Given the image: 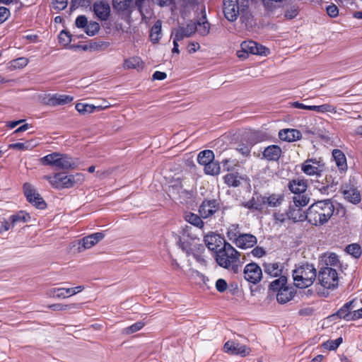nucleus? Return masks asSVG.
Wrapping results in <instances>:
<instances>
[{
  "mask_svg": "<svg viewBox=\"0 0 362 362\" xmlns=\"http://www.w3.org/2000/svg\"><path fill=\"white\" fill-rule=\"evenodd\" d=\"M287 284V278L285 276H281L279 278L274 280L269 284V290L274 292H278L281 288H284Z\"/></svg>",
  "mask_w": 362,
  "mask_h": 362,
  "instance_id": "36",
  "label": "nucleus"
},
{
  "mask_svg": "<svg viewBox=\"0 0 362 362\" xmlns=\"http://www.w3.org/2000/svg\"><path fill=\"white\" fill-rule=\"evenodd\" d=\"M193 240L186 237L184 234L182 236H178L177 244L182 251L185 252L187 255H193L197 261H201V257L193 252Z\"/></svg>",
  "mask_w": 362,
  "mask_h": 362,
  "instance_id": "17",
  "label": "nucleus"
},
{
  "mask_svg": "<svg viewBox=\"0 0 362 362\" xmlns=\"http://www.w3.org/2000/svg\"><path fill=\"white\" fill-rule=\"evenodd\" d=\"M220 209L219 201L213 199H204L201 204L199 212L203 218H207L213 216Z\"/></svg>",
  "mask_w": 362,
  "mask_h": 362,
  "instance_id": "10",
  "label": "nucleus"
},
{
  "mask_svg": "<svg viewBox=\"0 0 362 362\" xmlns=\"http://www.w3.org/2000/svg\"><path fill=\"white\" fill-rule=\"evenodd\" d=\"M311 182L315 189H317L320 192V185H325V180L323 178L322 173L320 174V177H315V179H312Z\"/></svg>",
  "mask_w": 362,
  "mask_h": 362,
  "instance_id": "62",
  "label": "nucleus"
},
{
  "mask_svg": "<svg viewBox=\"0 0 362 362\" xmlns=\"http://www.w3.org/2000/svg\"><path fill=\"white\" fill-rule=\"evenodd\" d=\"M100 30V25L97 22H89L84 29L85 33L89 36L95 35Z\"/></svg>",
  "mask_w": 362,
  "mask_h": 362,
  "instance_id": "50",
  "label": "nucleus"
},
{
  "mask_svg": "<svg viewBox=\"0 0 362 362\" xmlns=\"http://www.w3.org/2000/svg\"><path fill=\"white\" fill-rule=\"evenodd\" d=\"M105 235L103 233L98 232L83 238L79 242L78 250L81 252V247L83 250L92 247L103 239Z\"/></svg>",
  "mask_w": 362,
  "mask_h": 362,
  "instance_id": "14",
  "label": "nucleus"
},
{
  "mask_svg": "<svg viewBox=\"0 0 362 362\" xmlns=\"http://www.w3.org/2000/svg\"><path fill=\"white\" fill-rule=\"evenodd\" d=\"M257 243L256 236L250 233H242L234 242V244L240 249L251 248Z\"/></svg>",
  "mask_w": 362,
  "mask_h": 362,
  "instance_id": "15",
  "label": "nucleus"
},
{
  "mask_svg": "<svg viewBox=\"0 0 362 362\" xmlns=\"http://www.w3.org/2000/svg\"><path fill=\"white\" fill-rule=\"evenodd\" d=\"M285 200L282 193L266 194V206L269 208L279 207Z\"/></svg>",
  "mask_w": 362,
  "mask_h": 362,
  "instance_id": "26",
  "label": "nucleus"
},
{
  "mask_svg": "<svg viewBox=\"0 0 362 362\" xmlns=\"http://www.w3.org/2000/svg\"><path fill=\"white\" fill-rule=\"evenodd\" d=\"M325 262L327 266H337L339 262L338 255L335 253L329 254V256L325 259Z\"/></svg>",
  "mask_w": 362,
  "mask_h": 362,
  "instance_id": "58",
  "label": "nucleus"
},
{
  "mask_svg": "<svg viewBox=\"0 0 362 362\" xmlns=\"http://www.w3.org/2000/svg\"><path fill=\"white\" fill-rule=\"evenodd\" d=\"M342 343V338L339 337L334 340H328L323 344V346L329 351L337 349Z\"/></svg>",
  "mask_w": 362,
  "mask_h": 362,
  "instance_id": "51",
  "label": "nucleus"
},
{
  "mask_svg": "<svg viewBox=\"0 0 362 362\" xmlns=\"http://www.w3.org/2000/svg\"><path fill=\"white\" fill-rule=\"evenodd\" d=\"M362 303V301L360 300H358L357 298H354L351 300L346 303L344 304V306H346L349 310L352 313L354 309L358 308L359 307V304Z\"/></svg>",
  "mask_w": 362,
  "mask_h": 362,
  "instance_id": "59",
  "label": "nucleus"
},
{
  "mask_svg": "<svg viewBox=\"0 0 362 362\" xmlns=\"http://www.w3.org/2000/svg\"><path fill=\"white\" fill-rule=\"evenodd\" d=\"M204 171L205 174L209 175H218L221 171V166L219 162L214 159L212 161L204 165Z\"/></svg>",
  "mask_w": 362,
  "mask_h": 362,
  "instance_id": "35",
  "label": "nucleus"
},
{
  "mask_svg": "<svg viewBox=\"0 0 362 362\" xmlns=\"http://www.w3.org/2000/svg\"><path fill=\"white\" fill-rule=\"evenodd\" d=\"M197 30V23L190 22L185 27L180 28L175 32V37L177 40H182L185 37H189Z\"/></svg>",
  "mask_w": 362,
  "mask_h": 362,
  "instance_id": "27",
  "label": "nucleus"
},
{
  "mask_svg": "<svg viewBox=\"0 0 362 362\" xmlns=\"http://www.w3.org/2000/svg\"><path fill=\"white\" fill-rule=\"evenodd\" d=\"M249 6L247 2L245 4H240V21L245 23L246 26L252 25V16L249 10Z\"/></svg>",
  "mask_w": 362,
  "mask_h": 362,
  "instance_id": "31",
  "label": "nucleus"
},
{
  "mask_svg": "<svg viewBox=\"0 0 362 362\" xmlns=\"http://www.w3.org/2000/svg\"><path fill=\"white\" fill-rule=\"evenodd\" d=\"M288 188L295 194L305 193L308 188L307 181L300 178L293 179L289 181Z\"/></svg>",
  "mask_w": 362,
  "mask_h": 362,
  "instance_id": "22",
  "label": "nucleus"
},
{
  "mask_svg": "<svg viewBox=\"0 0 362 362\" xmlns=\"http://www.w3.org/2000/svg\"><path fill=\"white\" fill-rule=\"evenodd\" d=\"M298 13V8L295 6H291L285 13V17L288 19H292L295 18Z\"/></svg>",
  "mask_w": 362,
  "mask_h": 362,
  "instance_id": "64",
  "label": "nucleus"
},
{
  "mask_svg": "<svg viewBox=\"0 0 362 362\" xmlns=\"http://www.w3.org/2000/svg\"><path fill=\"white\" fill-rule=\"evenodd\" d=\"M74 98L69 95L53 94L47 100V104L50 106L63 105L71 103Z\"/></svg>",
  "mask_w": 362,
  "mask_h": 362,
  "instance_id": "24",
  "label": "nucleus"
},
{
  "mask_svg": "<svg viewBox=\"0 0 362 362\" xmlns=\"http://www.w3.org/2000/svg\"><path fill=\"white\" fill-rule=\"evenodd\" d=\"M279 137L281 141L293 142L300 140L302 134L299 130L295 129H284L279 131Z\"/></svg>",
  "mask_w": 362,
  "mask_h": 362,
  "instance_id": "21",
  "label": "nucleus"
},
{
  "mask_svg": "<svg viewBox=\"0 0 362 362\" xmlns=\"http://www.w3.org/2000/svg\"><path fill=\"white\" fill-rule=\"evenodd\" d=\"M264 272L271 276H281L282 269L279 263H265L263 264Z\"/></svg>",
  "mask_w": 362,
  "mask_h": 362,
  "instance_id": "33",
  "label": "nucleus"
},
{
  "mask_svg": "<svg viewBox=\"0 0 362 362\" xmlns=\"http://www.w3.org/2000/svg\"><path fill=\"white\" fill-rule=\"evenodd\" d=\"M201 35L205 36L209 33V24L205 21L197 23V30Z\"/></svg>",
  "mask_w": 362,
  "mask_h": 362,
  "instance_id": "55",
  "label": "nucleus"
},
{
  "mask_svg": "<svg viewBox=\"0 0 362 362\" xmlns=\"http://www.w3.org/2000/svg\"><path fill=\"white\" fill-rule=\"evenodd\" d=\"M287 211L289 220H292L293 222L305 220L308 221V211L305 212L301 207L294 206V204L292 203L290 204Z\"/></svg>",
  "mask_w": 362,
  "mask_h": 362,
  "instance_id": "18",
  "label": "nucleus"
},
{
  "mask_svg": "<svg viewBox=\"0 0 362 362\" xmlns=\"http://www.w3.org/2000/svg\"><path fill=\"white\" fill-rule=\"evenodd\" d=\"M185 220L190 224L199 228L204 226V222L197 214L188 212L185 214Z\"/></svg>",
  "mask_w": 362,
  "mask_h": 362,
  "instance_id": "37",
  "label": "nucleus"
},
{
  "mask_svg": "<svg viewBox=\"0 0 362 362\" xmlns=\"http://www.w3.org/2000/svg\"><path fill=\"white\" fill-rule=\"evenodd\" d=\"M57 165L58 168L62 170L74 169L76 168V162L67 154L59 153Z\"/></svg>",
  "mask_w": 362,
  "mask_h": 362,
  "instance_id": "23",
  "label": "nucleus"
},
{
  "mask_svg": "<svg viewBox=\"0 0 362 362\" xmlns=\"http://www.w3.org/2000/svg\"><path fill=\"white\" fill-rule=\"evenodd\" d=\"M273 216L276 222L283 223L286 219H288V211L286 210L285 213L280 211H276L274 213Z\"/></svg>",
  "mask_w": 362,
  "mask_h": 362,
  "instance_id": "57",
  "label": "nucleus"
},
{
  "mask_svg": "<svg viewBox=\"0 0 362 362\" xmlns=\"http://www.w3.org/2000/svg\"><path fill=\"white\" fill-rule=\"evenodd\" d=\"M66 290L67 288H52L47 291V294L52 298H65L69 297L66 293Z\"/></svg>",
  "mask_w": 362,
  "mask_h": 362,
  "instance_id": "45",
  "label": "nucleus"
},
{
  "mask_svg": "<svg viewBox=\"0 0 362 362\" xmlns=\"http://www.w3.org/2000/svg\"><path fill=\"white\" fill-rule=\"evenodd\" d=\"M141 64L142 62L139 57H134L124 61V67L125 69H139L142 67V66H141Z\"/></svg>",
  "mask_w": 362,
  "mask_h": 362,
  "instance_id": "46",
  "label": "nucleus"
},
{
  "mask_svg": "<svg viewBox=\"0 0 362 362\" xmlns=\"http://www.w3.org/2000/svg\"><path fill=\"white\" fill-rule=\"evenodd\" d=\"M11 13L8 8L0 6V23L6 21L10 16Z\"/></svg>",
  "mask_w": 362,
  "mask_h": 362,
  "instance_id": "63",
  "label": "nucleus"
},
{
  "mask_svg": "<svg viewBox=\"0 0 362 362\" xmlns=\"http://www.w3.org/2000/svg\"><path fill=\"white\" fill-rule=\"evenodd\" d=\"M334 210L332 199L317 201L308 209V222L315 226H323L334 215Z\"/></svg>",
  "mask_w": 362,
  "mask_h": 362,
  "instance_id": "1",
  "label": "nucleus"
},
{
  "mask_svg": "<svg viewBox=\"0 0 362 362\" xmlns=\"http://www.w3.org/2000/svg\"><path fill=\"white\" fill-rule=\"evenodd\" d=\"M240 10V2L239 0H223V11L226 18L231 22L235 21Z\"/></svg>",
  "mask_w": 362,
  "mask_h": 362,
  "instance_id": "8",
  "label": "nucleus"
},
{
  "mask_svg": "<svg viewBox=\"0 0 362 362\" xmlns=\"http://www.w3.org/2000/svg\"><path fill=\"white\" fill-rule=\"evenodd\" d=\"M257 43L255 41H245L241 43V49L242 52L248 54H255V51H257Z\"/></svg>",
  "mask_w": 362,
  "mask_h": 362,
  "instance_id": "47",
  "label": "nucleus"
},
{
  "mask_svg": "<svg viewBox=\"0 0 362 362\" xmlns=\"http://www.w3.org/2000/svg\"><path fill=\"white\" fill-rule=\"evenodd\" d=\"M346 251L348 254L352 255L355 258H358L361 255V248L358 244L354 243L349 245L346 247Z\"/></svg>",
  "mask_w": 362,
  "mask_h": 362,
  "instance_id": "49",
  "label": "nucleus"
},
{
  "mask_svg": "<svg viewBox=\"0 0 362 362\" xmlns=\"http://www.w3.org/2000/svg\"><path fill=\"white\" fill-rule=\"evenodd\" d=\"M332 157L339 170L345 171L347 170L346 158L341 150L334 149L332 151Z\"/></svg>",
  "mask_w": 362,
  "mask_h": 362,
  "instance_id": "28",
  "label": "nucleus"
},
{
  "mask_svg": "<svg viewBox=\"0 0 362 362\" xmlns=\"http://www.w3.org/2000/svg\"><path fill=\"white\" fill-rule=\"evenodd\" d=\"M323 178L326 183H324L325 185H320V193L327 195L331 192H334L339 183L337 177L332 173H329L323 176Z\"/></svg>",
  "mask_w": 362,
  "mask_h": 362,
  "instance_id": "19",
  "label": "nucleus"
},
{
  "mask_svg": "<svg viewBox=\"0 0 362 362\" xmlns=\"http://www.w3.org/2000/svg\"><path fill=\"white\" fill-rule=\"evenodd\" d=\"M245 279L253 284L259 283L262 278V271L260 267L255 263L247 264L243 271Z\"/></svg>",
  "mask_w": 362,
  "mask_h": 362,
  "instance_id": "9",
  "label": "nucleus"
},
{
  "mask_svg": "<svg viewBox=\"0 0 362 362\" xmlns=\"http://www.w3.org/2000/svg\"><path fill=\"white\" fill-rule=\"evenodd\" d=\"M215 158L214 153L211 150H204L199 153L197 162L202 165H205L212 161Z\"/></svg>",
  "mask_w": 362,
  "mask_h": 362,
  "instance_id": "34",
  "label": "nucleus"
},
{
  "mask_svg": "<svg viewBox=\"0 0 362 362\" xmlns=\"http://www.w3.org/2000/svg\"><path fill=\"white\" fill-rule=\"evenodd\" d=\"M310 110L319 113L332 112L336 113V107L330 104H323L321 105H311Z\"/></svg>",
  "mask_w": 362,
  "mask_h": 362,
  "instance_id": "44",
  "label": "nucleus"
},
{
  "mask_svg": "<svg viewBox=\"0 0 362 362\" xmlns=\"http://www.w3.org/2000/svg\"><path fill=\"white\" fill-rule=\"evenodd\" d=\"M242 233L240 231L238 224H231L227 230L226 235L228 238L234 243Z\"/></svg>",
  "mask_w": 362,
  "mask_h": 362,
  "instance_id": "40",
  "label": "nucleus"
},
{
  "mask_svg": "<svg viewBox=\"0 0 362 362\" xmlns=\"http://www.w3.org/2000/svg\"><path fill=\"white\" fill-rule=\"evenodd\" d=\"M216 288L220 293H223L228 288V284L223 279H218L216 282Z\"/></svg>",
  "mask_w": 362,
  "mask_h": 362,
  "instance_id": "61",
  "label": "nucleus"
},
{
  "mask_svg": "<svg viewBox=\"0 0 362 362\" xmlns=\"http://www.w3.org/2000/svg\"><path fill=\"white\" fill-rule=\"evenodd\" d=\"M44 179L49 181L56 189L71 188L76 184L83 181V175L81 173L65 175L62 173H56L54 176L45 175Z\"/></svg>",
  "mask_w": 362,
  "mask_h": 362,
  "instance_id": "3",
  "label": "nucleus"
},
{
  "mask_svg": "<svg viewBox=\"0 0 362 362\" xmlns=\"http://www.w3.org/2000/svg\"><path fill=\"white\" fill-rule=\"evenodd\" d=\"M88 23V18L83 15L78 16L75 21V25L78 28L85 29Z\"/></svg>",
  "mask_w": 362,
  "mask_h": 362,
  "instance_id": "60",
  "label": "nucleus"
},
{
  "mask_svg": "<svg viewBox=\"0 0 362 362\" xmlns=\"http://www.w3.org/2000/svg\"><path fill=\"white\" fill-rule=\"evenodd\" d=\"M93 10L100 21H107L110 14V6L105 0L96 1L93 5Z\"/></svg>",
  "mask_w": 362,
  "mask_h": 362,
  "instance_id": "13",
  "label": "nucleus"
},
{
  "mask_svg": "<svg viewBox=\"0 0 362 362\" xmlns=\"http://www.w3.org/2000/svg\"><path fill=\"white\" fill-rule=\"evenodd\" d=\"M53 9L59 12L65 9L68 5V0H51Z\"/></svg>",
  "mask_w": 362,
  "mask_h": 362,
  "instance_id": "53",
  "label": "nucleus"
},
{
  "mask_svg": "<svg viewBox=\"0 0 362 362\" xmlns=\"http://www.w3.org/2000/svg\"><path fill=\"white\" fill-rule=\"evenodd\" d=\"M317 280L322 286L327 289H334L338 286V274L332 267L321 268L319 271Z\"/></svg>",
  "mask_w": 362,
  "mask_h": 362,
  "instance_id": "5",
  "label": "nucleus"
},
{
  "mask_svg": "<svg viewBox=\"0 0 362 362\" xmlns=\"http://www.w3.org/2000/svg\"><path fill=\"white\" fill-rule=\"evenodd\" d=\"M255 202L256 203V211H262L264 209V206H266V194L262 195L259 194L257 197H255Z\"/></svg>",
  "mask_w": 362,
  "mask_h": 362,
  "instance_id": "56",
  "label": "nucleus"
},
{
  "mask_svg": "<svg viewBox=\"0 0 362 362\" xmlns=\"http://www.w3.org/2000/svg\"><path fill=\"white\" fill-rule=\"evenodd\" d=\"M281 154V148L278 145H269L264 149L262 158L269 162L278 161Z\"/></svg>",
  "mask_w": 362,
  "mask_h": 362,
  "instance_id": "16",
  "label": "nucleus"
},
{
  "mask_svg": "<svg viewBox=\"0 0 362 362\" xmlns=\"http://www.w3.org/2000/svg\"><path fill=\"white\" fill-rule=\"evenodd\" d=\"M343 194L345 199L354 204H358L361 200L359 191L355 188L345 189L344 190Z\"/></svg>",
  "mask_w": 362,
  "mask_h": 362,
  "instance_id": "32",
  "label": "nucleus"
},
{
  "mask_svg": "<svg viewBox=\"0 0 362 362\" xmlns=\"http://www.w3.org/2000/svg\"><path fill=\"white\" fill-rule=\"evenodd\" d=\"M226 353L230 355H240L243 357L250 354V349L245 345H241L234 341H228L223 346Z\"/></svg>",
  "mask_w": 362,
  "mask_h": 362,
  "instance_id": "11",
  "label": "nucleus"
},
{
  "mask_svg": "<svg viewBox=\"0 0 362 362\" xmlns=\"http://www.w3.org/2000/svg\"><path fill=\"white\" fill-rule=\"evenodd\" d=\"M144 322L141 321L136 322L134 324L126 327L124 329V332L127 334H133L141 330L144 327Z\"/></svg>",
  "mask_w": 362,
  "mask_h": 362,
  "instance_id": "52",
  "label": "nucleus"
},
{
  "mask_svg": "<svg viewBox=\"0 0 362 362\" xmlns=\"http://www.w3.org/2000/svg\"><path fill=\"white\" fill-rule=\"evenodd\" d=\"M264 13L269 17H278L282 12L284 1H274V0H262Z\"/></svg>",
  "mask_w": 362,
  "mask_h": 362,
  "instance_id": "12",
  "label": "nucleus"
},
{
  "mask_svg": "<svg viewBox=\"0 0 362 362\" xmlns=\"http://www.w3.org/2000/svg\"><path fill=\"white\" fill-rule=\"evenodd\" d=\"M30 218V216L29 214L20 211L16 214H13L9 217V220L14 223L16 226L18 223H24L28 221V220Z\"/></svg>",
  "mask_w": 362,
  "mask_h": 362,
  "instance_id": "41",
  "label": "nucleus"
},
{
  "mask_svg": "<svg viewBox=\"0 0 362 362\" xmlns=\"http://www.w3.org/2000/svg\"><path fill=\"white\" fill-rule=\"evenodd\" d=\"M71 35L65 30L60 32L59 35V43L64 46L68 45L71 42Z\"/></svg>",
  "mask_w": 362,
  "mask_h": 362,
  "instance_id": "54",
  "label": "nucleus"
},
{
  "mask_svg": "<svg viewBox=\"0 0 362 362\" xmlns=\"http://www.w3.org/2000/svg\"><path fill=\"white\" fill-rule=\"evenodd\" d=\"M108 106L106 105L103 107L101 105L95 106L93 105L84 104V103H77L76 105V110L82 115L90 114L94 112L95 110H103Z\"/></svg>",
  "mask_w": 362,
  "mask_h": 362,
  "instance_id": "30",
  "label": "nucleus"
},
{
  "mask_svg": "<svg viewBox=\"0 0 362 362\" xmlns=\"http://www.w3.org/2000/svg\"><path fill=\"white\" fill-rule=\"evenodd\" d=\"M132 0H112L113 8L118 11L127 10Z\"/></svg>",
  "mask_w": 362,
  "mask_h": 362,
  "instance_id": "48",
  "label": "nucleus"
},
{
  "mask_svg": "<svg viewBox=\"0 0 362 362\" xmlns=\"http://www.w3.org/2000/svg\"><path fill=\"white\" fill-rule=\"evenodd\" d=\"M239 257L240 252L230 243L224 242L223 247L216 251V261L219 266L228 269L232 263L238 261Z\"/></svg>",
  "mask_w": 362,
  "mask_h": 362,
  "instance_id": "4",
  "label": "nucleus"
},
{
  "mask_svg": "<svg viewBox=\"0 0 362 362\" xmlns=\"http://www.w3.org/2000/svg\"><path fill=\"white\" fill-rule=\"evenodd\" d=\"M335 315L337 316L339 319H344L346 321L358 320V318H354V310L352 312V313H351V312L346 306H344V305L338 310Z\"/></svg>",
  "mask_w": 362,
  "mask_h": 362,
  "instance_id": "38",
  "label": "nucleus"
},
{
  "mask_svg": "<svg viewBox=\"0 0 362 362\" xmlns=\"http://www.w3.org/2000/svg\"><path fill=\"white\" fill-rule=\"evenodd\" d=\"M204 243L209 250L218 251L221 246L224 244L225 240L217 234H208L204 237Z\"/></svg>",
  "mask_w": 362,
  "mask_h": 362,
  "instance_id": "20",
  "label": "nucleus"
},
{
  "mask_svg": "<svg viewBox=\"0 0 362 362\" xmlns=\"http://www.w3.org/2000/svg\"><path fill=\"white\" fill-rule=\"evenodd\" d=\"M223 179L228 187H238L244 178L238 173H231L224 175Z\"/></svg>",
  "mask_w": 362,
  "mask_h": 362,
  "instance_id": "29",
  "label": "nucleus"
},
{
  "mask_svg": "<svg viewBox=\"0 0 362 362\" xmlns=\"http://www.w3.org/2000/svg\"><path fill=\"white\" fill-rule=\"evenodd\" d=\"M161 33V22L160 21H157L155 24L153 25L151 30V40L153 43H156L158 42L160 38V35Z\"/></svg>",
  "mask_w": 362,
  "mask_h": 362,
  "instance_id": "43",
  "label": "nucleus"
},
{
  "mask_svg": "<svg viewBox=\"0 0 362 362\" xmlns=\"http://www.w3.org/2000/svg\"><path fill=\"white\" fill-rule=\"evenodd\" d=\"M310 202V197L305 193L296 194L293 197V204L294 206L301 207L305 206Z\"/></svg>",
  "mask_w": 362,
  "mask_h": 362,
  "instance_id": "39",
  "label": "nucleus"
},
{
  "mask_svg": "<svg viewBox=\"0 0 362 362\" xmlns=\"http://www.w3.org/2000/svg\"><path fill=\"white\" fill-rule=\"evenodd\" d=\"M23 192L29 203L40 209L46 208V202L31 184L25 182L23 185Z\"/></svg>",
  "mask_w": 362,
  "mask_h": 362,
  "instance_id": "7",
  "label": "nucleus"
},
{
  "mask_svg": "<svg viewBox=\"0 0 362 362\" xmlns=\"http://www.w3.org/2000/svg\"><path fill=\"white\" fill-rule=\"evenodd\" d=\"M316 269L312 264L303 263L293 271L295 285L300 288L311 286L316 279Z\"/></svg>",
  "mask_w": 362,
  "mask_h": 362,
  "instance_id": "2",
  "label": "nucleus"
},
{
  "mask_svg": "<svg viewBox=\"0 0 362 362\" xmlns=\"http://www.w3.org/2000/svg\"><path fill=\"white\" fill-rule=\"evenodd\" d=\"M59 156V153L54 152V153L48 154V155L41 158L40 161H41L42 164H43L45 165H50V166L56 167Z\"/></svg>",
  "mask_w": 362,
  "mask_h": 362,
  "instance_id": "42",
  "label": "nucleus"
},
{
  "mask_svg": "<svg viewBox=\"0 0 362 362\" xmlns=\"http://www.w3.org/2000/svg\"><path fill=\"white\" fill-rule=\"evenodd\" d=\"M325 164L321 158H312L305 160L301 165V170L307 175L320 177L325 170Z\"/></svg>",
  "mask_w": 362,
  "mask_h": 362,
  "instance_id": "6",
  "label": "nucleus"
},
{
  "mask_svg": "<svg viewBox=\"0 0 362 362\" xmlns=\"http://www.w3.org/2000/svg\"><path fill=\"white\" fill-rule=\"evenodd\" d=\"M296 291L293 287L286 286L277 292L276 300L280 304H285L290 301L294 296Z\"/></svg>",
  "mask_w": 362,
  "mask_h": 362,
  "instance_id": "25",
  "label": "nucleus"
}]
</instances>
